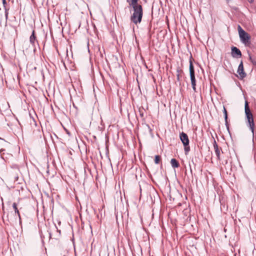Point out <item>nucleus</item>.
<instances>
[{
    "mask_svg": "<svg viewBox=\"0 0 256 256\" xmlns=\"http://www.w3.org/2000/svg\"><path fill=\"white\" fill-rule=\"evenodd\" d=\"M139 0H131V2L129 4L133 9V13L130 16V20L134 24L140 23L142 22L143 10L142 6L138 3Z\"/></svg>",
    "mask_w": 256,
    "mask_h": 256,
    "instance_id": "1",
    "label": "nucleus"
},
{
    "mask_svg": "<svg viewBox=\"0 0 256 256\" xmlns=\"http://www.w3.org/2000/svg\"><path fill=\"white\" fill-rule=\"evenodd\" d=\"M244 110L245 114L246 115V118L247 120L249 128H250L253 136H254V121L252 114L250 112V110L248 106V104L247 101L245 102L244 104Z\"/></svg>",
    "mask_w": 256,
    "mask_h": 256,
    "instance_id": "2",
    "label": "nucleus"
},
{
    "mask_svg": "<svg viewBox=\"0 0 256 256\" xmlns=\"http://www.w3.org/2000/svg\"><path fill=\"white\" fill-rule=\"evenodd\" d=\"M238 30L241 42L245 46L249 45L250 44V34L245 32L240 25L238 26Z\"/></svg>",
    "mask_w": 256,
    "mask_h": 256,
    "instance_id": "3",
    "label": "nucleus"
},
{
    "mask_svg": "<svg viewBox=\"0 0 256 256\" xmlns=\"http://www.w3.org/2000/svg\"><path fill=\"white\" fill-rule=\"evenodd\" d=\"M189 69L192 88L194 92H196V80L195 78L194 70L192 62L191 60L190 61Z\"/></svg>",
    "mask_w": 256,
    "mask_h": 256,
    "instance_id": "4",
    "label": "nucleus"
},
{
    "mask_svg": "<svg viewBox=\"0 0 256 256\" xmlns=\"http://www.w3.org/2000/svg\"><path fill=\"white\" fill-rule=\"evenodd\" d=\"M237 72L240 76V79H242L246 76V73L244 72L242 61H241L238 66Z\"/></svg>",
    "mask_w": 256,
    "mask_h": 256,
    "instance_id": "5",
    "label": "nucleus"
},
{
    "mask_svg": "<svg viewBox=\"0 0 256 256\" xmlns=\"http://www.w3.org/2000/svg\"><path fill=\"white\" fill-rule=\"evenodd\" d=\"M180 138L181 142L183 144L184 146H186V145L189 144V142H190L189 139H188V135L186 133H184V132H182L181 133H180Z\"/></svg>",
    "mask_w": 256,
    "mask_h": 256,
    "instance_id": "6",
    "label": "nucleus"
},
{
    "mask_svg": "<svg viewBox=\"0 0 256 256\" xmlns=\"http://www.w3.org/2000/svg\"><path fill=\"white\" fill-rule=\"evenodd\" d=\"M231 54L232 56L235 58H239L242 56V52L240 50L235 46L232 47Z\"/></svg>",
    "mask_w": 256,
    "mask_h": 256,
    "instance_id": "7",
    "label": "nucleus"
},
{
    "mask_svg": "<svg viewBox=\"0 0 256 256\" xmlns=\"http://www.w3.org/2000/svg\"><path fill=\"white\" fill-rule=\"evenodd\" d=\"M30 41L34 48L36 47V44L37 42L36 36L34 34V30L32 31V34L30 38Z\"/></svg>",
    "mask_w": 256,
    "mask_h": 256,
    "instance_id": "8",
    "label": "nucleus"
},
{
    "mask_svg": "<svg viewBox=\"0 0 256 256\" xmlns=\"http://www.w3.org/2000/svg\"><path fill=\"white\" fill-rule=\"evenodd\" d=\"M12 208L14 210L15 213L18 214V216L19 218L20 224H21L22 221H21V218H20V214L19 210L17 208V204L16 202H14L12 204Z\"/></svg>",
    "mask_w": 256,
    "mask_h": 256,
    "instance_id": "9",
    "label": "nucleus"
},
{
    "mask_svg": "<svg viewBox=\"0 0 256 256\" xmlns=\"http://www.w3.org/2000/svg\"><path fill=\"white\" fill-rule=\"evenodd\" d=\"M170 164L172 165V166L173 168H176L179 167L180 164L178 162V161L175 159V158H172L170 160Z\"/></svg>",
    "mask_w": 256,
    "mask_h": 256,
    "instance_id": "10",
    "label": "nucleus"
},
{
    "mask_svg": "<svg viewBox=\"0 0 256 256\" xmlns=\"http://www.w3.org/2000/svg\"><path fill=\"white\" fill-rule=\"evenodd\" d=\"M223 112H224V116L225 124L226 126L227 129L228 130L229 128H228V113H227V111L224 106Z\"/></svg>",
    "mask_w": 256,
    "mask_h": 256,
    "instance_id": "11",
    "label": "nucleus"
},
{
    "mask_svg": "<svg viewBox=\"0 0 256 256\" xmlns=\"http://www.w3.org/2000/svg\"><path fill=\"white\" fill-rule=\"evenodd\" d=\"M6 0H2V4L4 5V10H5V16H6V20L8 19V9L7 8L6 6Z\"/></svg>",
    "mask_w": 256,
    "mask_h": 256,
    "instance_id": "12",
    "label": "nucleus"
},
{
    "mask_svg": "<svg viewBox=\"0 0 256 256\" xmlns=\"http://www.w3.org/2000/svg\"><path fill=\"white\" fill-rule=\"evenodd\" d=\"M6 150L2 148L0 150V154L1 156V157L2 159L6 160V159L8 158L6 156H4L5 153L4 152H5Z\"/></svg>",
    "mask_w": 256,
    "mask_h": 256,
    "instance_id": "13",
    "label": "nucleus"
},
{
    "mask_svg": "<svg viewBox=\"0 0 256 256\" xmlns=\"http://www.w3.org/2000/svg\"><path fill=\"white\" fill-rule=\"evenodd\" d=\"M160 160V156L158 155L155 156L154 162L156 164H158Z\"/></svg>",
    "mask_w": 256,
    "mask_h": 256,
    "instance_id": "14",
    "label": "nucleus"
},
{
    "mask_svg": "<svg viewBox=\"0 0 256 256\" xmlns=\"http://www.w3.org/2000/svg\"><path fill=\"white\" fill-rule=\"evenodd\" d=\"M184 146V150L185 154H187L190 150V147L189 146V144L186 145V146Z\"/></svg>",
    "mask_w": 256,
    "mask_h": 256,
    "instance_id": "15",
    "label": "nucleus"
},
{
    "mask_svg": "<svg viewBox=\"0 0 256 256\" xmlns=\"http://www.w3.org/2000/svg\"><path fill=\"white\" fill-rule=\"evenodd\" d=\"M220 150H222V149L220 148L216 151H215L216 154L217 156V158L218 160H220Z\"/></svg>",
    "mask_w": 256,
    "mask_h": 256,
    "instance_id": "16",
    "label": "nucleus"
},
{
    "mask_svg": "<svg viewBox=\"0 0 256 256\" xmlns=\"http://www.w3.org/2000/svg\"><path fill=\"white\" fill-rule=\"evenodd\" d=\"M214 152L220 149L218 147V145L217 144L216 140H214Z\"/></svg>",
    "mask_w": 256,
    "mask_h": 256,
    "instance_id": "17",
    "label": "nucleus"
},
{
    "mask_svg": "<svg viewBox=\"0 0 256 256\" xmlns=\"http://www.w3.org/2000/svg\"><path fill=\"white\" fill-rule=\"evenodd\" d=\"M4 156H6V157L8 158H8V157H11V156H12V155L11 154H6V156H5V155H4Z\"/></svg>",
    "mask_w": 256,
    "mask_h": 256,
    "instance_id": "18",
    "label": "nucleus"
},
{
    "mask_svg": "<svg viewBox=\"0 0 256 256\" xmlns=\"http://www.w3.org/2000/svg\"><path fill=\"white\" fill-rule=\"evenodd\" d=\"M248 1L250 3V4H252L254 2V0H248Z\"/></svg>",
    "mask_w": 256,
    "mask_h": 256,
    "instance_id": "19",
    "label": "nucleus"
},
{
    "mask_svg": "<svg viewBox=\"0 0 256 256\" xmlns=\"http://www.w3.org/2000/svg\"><path fill=\"white\" fill-rule=\"evenodd\" d=\"M55 227H56V229H58V228H56V226H55ZM58 230V232L60 233V230Z\"/></svg>",
    "mask_w": 256,
    "mask_h": 256,
    "instance_id": "20",
    "label": "nucleus"
},
{
    "mask_svg": "<svg viewBox=\"0 0 256 256\" xmlns=\"http://www.w3.org/2000/svg\"><path fill=\"white\" fill-rule=\"evenodd\" d=\"M14 168H18V166H14Z\"/></svg>",
    "mask_w": 256,
    "mask_h": 256,
    "instance_id": "21",
    "label": "nucleus"
},
{
    "mask_svg": "<svg viewBox=\"0 0 256 256\" xmlns=\"http://www.w3.org/2000/svg\"><path fill=\"white\" fill-rule=\"evenodd\" d=\"M0 140H3V139L1 138H0Z\"/></svg>",
    "mask_w": 256,
    "mask_h": 256,
    "instance_id": "22",
    "label": "nucleus"
},
{
    "mask_svg": "<svg viewBox=\"0 0 256 256\" xmlns=\"http://www.w3.org/2000/svg\"><path fill=\"white\" fill-rule=\"evenodd\" d=\"M144 1H145L146 2V0H144Z\"/></svg>",
    "mask_w": 256,
    "mask_h": 256,
    "instance_id": "23",
    "label": "nucleus"
}]
</instances>
